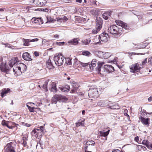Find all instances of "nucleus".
I'll list each match as a JSON object with an SVG mask.
<instances>
[{
    "label": "nucleus",
    "instance_id": "f257e3e1",
    "mask_svg": "<svg viewBox=\"0 0 152 152\" xmlns=\"http://www.w3.org/2000/svg\"><path fill=\"white\" fill-rule=\"evenodd\" d=\"M143 66L138 63L132 64L129 66L130 71L131 72L135 73L140 70Z\"/></svg>",
    "mask_w": 152,
    "mask_h": 152
},
{
    "label": "nucleus",
    "instance_id": "f03ea898",
    "mask_svg": "<svg viewBox=\"0 0 152 152\" xmlns=\"http://www.w3.org/2000/svg\"><path fill=\"white\" fill-rule=\"evenodd\" d=\"M121 28L115 25H111L108 29V31L112 34H118L121 33Z\"/></svg>",
    "mask_w": 152,
    "mask_h": 152
},
{
    "label": "nucleus",
    "instance_id": "7ed1b4c3",
    "mask_svg": "<svg viewBox=\"0 0 152 152\" xmlns=\"http://www.w3.org/2000/svg\"><path fill=\"white\" fill-rule=\"evenodd\" d=\"M64 58L61 55H58L55 56L54 57V60L55 63L57 66L61 65L64 63Z\"/></svg>",
    "mask_w": 152,
    "mask_h": 152
},
{
    "label": "nucleus",
    "instance_id": "20e7f679",
    "mask_svg": "<svg viewBox=\"0 0 152 152\" xmlns=\"http://www.w3.org/2000/svg\"><path fill=\"white\" fill-rule=\"evenodd\" d=\"M88 93L90 97L96 98L98 96V92L97 88H90L88 91Z\"/></svg>",
    "mask_w": 152,
    "mask_h": 152
},
{
    "label": "nucleus",
    "instance_id": "39448f33",
    "mask_svg": "<svg viewBox=\"0 0 152 152\" xmlns=\"http://www.w3.org/2000/svg\"><path fill=\"white\" fill-rule=\"evenodd\" d=\"M15 147L12 142L8 143L5 148V152H15Z\"/></svg>",
    "mask_w": 152,
    "mask_h": 152
},
{
    "label": "nucleus",
    "instance_id": "423d86ee",
    "mask_svg": "<svg viewBox=\"0 0 152 152\" xmlns=\"http://www.w3.org/2000/svg\"><path fill=\"white\" fill-rule=\"evenodd\" d=\"M12 69L13 72L16 76L20 75L22 73V71L20 70V69L19 68L18 63L13 66Z\"/></svg>",
    "mask_w": 152,
    "mask_h": 152
},
{
    "label": "nucleus",
    "instance_id": "0eeeda50",
    "mask_svg": "<svg viewBox=\"0 0 152 152\" xmlns=\"http://www.w3.org/2000/svg\"><path fill=\"white\" fill-rule=\"evenodd\" d=\"M109 36L107 34L104 32L99 35V41H101L104 42H106L107 41Z\"/></svg>",
    "mask_w": 152,
    "mask_h": 152
},
{
    "label": "nucleus",
    "instance_id": "6e6552de",
    "mask_svg": "<svg viewBox=\"0 0 152 152\" xmlns=\"http://www.w3.org/2000/svg\"><path fill=\"white\" fill-rule=\"evenodd\" d=\"M96 22V28L97 31H99L102 28V20L100 18H97Z\"/></svg>",
    "mask_w": 152,
    "mask_h": 152
},
{
    "label": "nucleus",
    "instance_id": "1a4fd4ad",
    "mask_svg": "<svg viewBox=\"0 0 152 152\" xmlns=\"http://www.w3.org/2000/svg\"><path fill=\"white\" fill-rule=\"evenodd\" d=\"M104 72L110 73L113 72L114 71V68L111 65H105L102 67Z\"/></svg>",
    "mask_w": 152,
    "mask_h": 152
},
{
    "label": "nucleus",
    "instance_id": "9d476101",
    "mask_svg": "<svg viewBox=\"0 0 152 152\" xmlns=\"http://www.w3.org/2000/svg\"><path fill=\"white\" fill-rule=\"evenodd\" d=\"M18 61V58L17 57H13L9 61V65L10 67H13V66L16 64L17 63H19Z\"/></svg>",
    "mask_w": 152,
    "mask_h": 152
},
{
    "label": "nucleus",
    "instance_id": "9b49d317",
    "mask_svg": "<svg viewBox=\"0 0 152 152\" xmlns=\"http://www.w3.org/2000/svg\"><path fill=\"white\" fill-rule=\"evenodd\" d=\"M2 72L7 73L9 71V68L7 66L6 64L2 63L0 66Z\"/></svg>",
    "mask_w": 152,
    "mask_h": 152
},
{
    "label": "nucleus",
    "instance_id": "f8f14e48",
    "mask_svg": "<svg viewBox=\"0 0 152 152\" xmlns=\"http://www.w3.org/2000/svg\"><path fill=\"white\" fill-rule=\"evenodd\" d=\"M37 135L38 136V138L39 137H40L44 132V126H41L37 129Z\"/></svg>",
    "mask_w": 152,
    "mask_h": 152
},
{
    "label": "nucleus",
    "instance_id": "ddd939ff",
    "mask_svg": "<svg viewBox=\"0 0 152 152\" xmlns=\"http://www.w3.org/2000/svg\"><path fill=\"white\" fill-rule=\"evenodd\" d=\"M110 102L107 101L100 100L97 103L98 106L102 107H105L108 105Z\"/></svg>",
    "mask_w": 152,
    "mask_h": 152
},
{
    "label": "nucleus",
    "instance_id": "4468645a",
    "mask_svg": "<svg viewBox=\"0 0 152 152\" xmlns=\"http://www.w3.org/2000/svg\"><path fill=\"white\" fill-rule=\"evenodd\" d=\"M22 57L25 60L30 61L32 60L30 54L28 52H25L23 54Z\"/></svg>",
    "mask_w": 152,
    "mask_h": 152
},
{
    "label": "nucleus",
    "instance_id": "2eb2a0df",
    "mask_svg": "<svg viewBox=\"0 0 152 152\" xmlns=\"http://www.w3.org/2000/svg\"><path fill=\"white\" fill-rule=\"evenodd\" d=\"M50 85L51 86V88H50V91L54 93H56L57 91L56 84L51 82Z\"/></svg>",
    "mask_w": 152,
    "mask_h": 152
},
{
    "label": "nucleus",
    "instance_id": "dca6fc26",
    "mask_svg": "<svg viewBox=\"0 0 152 152\" xmlns=\"http://www.w3.org/2000/svg\"><path fill=\"white\" fill-rule=\"evenodd\" d=\"M139 119H140L141 121L144 125L148 126L149 123L148 122L149 119L148 118H145L142 116H141L139 117Z\"/></svg>",
    "mask_w": 152,
    "mask_h": 152
},
{
    "label": "nucleus",
    "instance_id": "f3484780",
    "mask_svg": "<svg viewBox=\"0 0 152 152\" xmlns=\"http://www.w3.org/2000/svg\"><path fill=\"white\" fill-rule=\"evenodd\" d=\"M10 91V88H4L1 90V96L2 98L6 95Z\"/></svg>",
    "mask_w": 152,
    "mask_h": 152
},
{
    "label": "nucleus",
    "instance_id": "a211bd4d",
    "mask_svg": "<svg viewBox=\"0 0 152 152\" xmlns=\"http://www.w3.org/2000/svg\"><path fill=\"white\" fill-rule=\"evenodd\" d=\"M34 2L37 6H40L45 5L46 1V0H35Z\"/></svg>",
    "mask_w": 152,
    "mask_h": 152
},
{
    "label": "nucleus",
    "instance_id": "6ab92c4d",
    "mask_svg": "<svg viewBox=\"0 0 152 152\" xmlns=\"http://www.w3.org/2000/svg\"><path fill=\"white\" fill-rule=\"evenodd\" d=\"M18 65L20 70L22 71V72L25 71L26 70V66L23 63H18Z\"/></svg>",
    "mask_w": 152,
    "mask_h": 152
},
{
    "label": "nucleus",
    "instance_id": "aec40b11",
    "mask_svg": "<svg viewBox=\"0 0 152 152\" xmlns=\"http://www.w3.org/2000/svg\"><path fill=\"white\" fill-rule=\"evenodd\" d=\"M58 101L60 102H64L67 100L68 99L64 96L58 95Z\"/></svg>",
    "mask_w": 152,
    "mask_h": 152
},
{
    "label": "nucleus",
    "instance_id": "412c9836",
    "mask_svg": "<svg viewBox=\"0 0 152 152\" xmlns=\"http://www.w3.org/2000/svg\"><path fill=\"white\" fill-rule=\"evenodd\" d=\"M46 66L49 69H53L54 66H53L50 60L49 59L46 64Z\"/></svg>",
    "mask_w": 152,
    "mask_h": 152
},
{
    "label": "nucleus",
    "instance_id": "4be33fe9",
    "mask_svg": "<svg viewBox=\"0 0 152 152\" xmlns=\"http://www.w3.org/2000/svg\"><path fill=\"white\" fill-rule=\"evenodd\" d=\"M68 43L70 45H76L78 44V41L77 38H75L69 41Z\"/></svg>",
    "mask_w": 152,
    "mask_h": 152
},
{
    "label": "nucleus",
    "instance_id": "5701e85b",
    "mask_svg": "<svg viewBox=\"0 0 152 152\" xmlns=\"http://www.w3.org/2000/svg\"><path fill=\"white\" fill-rule=\"evenodd\" d=\"M96 61L95 59H93L91 64H89L90 69H93L96 65Z\"/></svg>",
    "mask_w": 152,
    "mask_h": 152
},
{
    "label": "nucleus",
    "instance_id": "b1692460",
    "mask_svg": "<svg viewBox=\"0 0 152 152\" xmlns=\"http://www.w3.org/2000/svg\"><path fill=\"white\" fill-rule=\"evenodd\" d=\"M58 101V95L55 94V95H54L51 100V103L56 104L57 102Z\"/></svg>",
    "mask_w": 152,
    "mask_h": 152
},
{
    "label": "nucleus",
    "instance_id": "393cba45",
    "mask_svg": "<svg viewBox=\"0 0 152 152\" xmlns=\"http://www.w3.org/2000/svg\"><path fill=\"white\" fill-rule=\"evenodd\" d=\"M23 45L26 46L30 45V42H31L30 40L28 39H25L24 38L23 39Z\"/></svg>",
    "mask_w": 152,
    "mask_h": 152
},
{
    "label": "nucleus",
    "instance_id": "a878e982",
    "mask_svg": "<svg viewBox=\"0 0 152 152\" xmlns=\"http://www.w3.org/2000/svg\"><path fill=\"white\" fill-rule=\"evenodd\" d=\"M110 132V130H108L106 132L104 131H100L99 132L100 135L101 136L106 137L109 134Z\"/></svg>",
    "mask_w": 152,
    "mask_h": 152
},
{
    "label": "nucleus",
    "instance_id": "bb28decb",
    "mask_svg": "<svg viewBox=\"0 0 152 152\" xmlns=\"http://www.w3.org/2000/svg\"><path fill=\"white\" fill-rule=\"evenodd\" d=\"M102 63H101L99 64V62L98 63V66L96 68V70L97 71L98 73H100L101 72V69H102Z\"/></svg>",
    "mask_w": 152,
    "mask_h": 152
},
{
    "label": "nucleus",
    "instance_id": "cd10ccee",
    "mask_svg": "<svg viewBox=\"0 0 152 152\" xmlns=\"http://www.w3.org/2000/svg\"><path fill=\"white\" fill-rule=\"evenodd\" d=\"M91 42V40L90 39H85L81 41L82 43L85 45H87L89 44Z\"/></svg>",
    "mask_w": 152,
    "mask_h": 152
},
{
    "label": "nucleus",
    "instance_id": "c85d7f7f",
    "mask_svg": "<svg viewBox=\"0 0 152 152\" xmlns=\"http://www.w3.org/2000/svg\"><path fill=\"white\" fill-rule=\"evenodd\" d=\"M82 54L83 56L88 57L90 56L91 55V54L87 50L83 51Z\"/></svg>",
    "mask_w": 152,
    "mask_h": 152
},
{
    "label": "nucleus",
    "instance_id": "c756f323",
    "mask_svg": "<svg viewBox=\"0 0 152 152\" xmlns=\"http://www.w3.org/2000/svg\"><path fill=\"white\" fill-rule=\"evenodd\" d=\"M37 129H34L32 132L31 133V134L32 136H34L36 137V138H38V136L37 135Z\"/></svg>",
    "mask_w": 152,
    "mask_h": 152
},
{
    "label": "nucleus",
    "instance_id": "7c9ffc66",
    "mask_svg": "<svg viewBox=\"0 0 152 152\" xmlns=\"http://www.w3.org/2000/svg\"><path fill=\"white\" fill-rule=\"evenodd\" d=\"M110 16V13L109 12L104 13L102 15L103 18L106 20H107Z\"/></svg>",
    "mask_w": 152,
    "mask_h": 152
},
{
    "label": "nucleus",
    "instance_id": "2f4dec72",
    "mask_svg": "<svg viewBox=\"0 0 152 152\" xmlns=\"http://www.w3.org/2000/svg\"><path fill=\"white\" fill-rule=\"evenodd\" d=\"M32 21L35 23H38L39 24H40V23L39 22V21L41 22V19L38 18H33L31 20Z\"/></svg>",
    "mask_w": 152,
    "mask_h": 152
},
{
    "label": "nucleus",
    "instance_id": "473e14b6",
    "mask_svg": "<svg viewBox=\"0 0 152 152\" xmlns=\"http://www.w3.org/2000/svg\"><path fill=\"white\" fill-rule=\"evenodd\" d=\"M66 87H62L60 88V90L64 92H67L69 91L70 87L69 86H66Z\"/></svg>",
    "mask_w": 152,
    "mask_h": 152
},
{
    "label": "nucleus",
    "instance_id": "72a5a7b5",
    "mask_svg": "<svg viewBox=\"0 0 152 152\" xmlns=\"http://www.w3.org/2000/svg\"><path fill=\"white\" fill-rule=\"evenodd\" d=\"M109 107L112 109H118L120 108L119 106L117 104H115L110 106Z\"/></svg>",
    "mask_w": 152,
    "mask_h": 152
},
{
    "label": "nucleus",
    "instance_id": "f704fd0d",
    "mask_svg": "<svg viewBox=\"0 0 152 152\" xmlns=\"http://www.w3.org/2000/svg\"><path fill=\"white\" fill-rule=\"evenodd\" d=\"M95 144L94 141L89 140L86 143V145H94Z\"/></svg>",
    "mask_w": 152,
    "mask_h": 152
},
{
    "label": "nucleus",
    "instance_id": "c9c22d12",
    "mask_svg": "<svg viewBox=\"0 0 152 152\" xmlns=\"http://www.w3.org/2000/svg\"><path fill=\"white\" fill-rule=\"evenodd\" d=\"M72 86L73 88L76 89L77 90L79 87V84L78 83L75 82H73L72 83Z\"/></svg>",
    "mask_w": 152,
    "mask_h": 152
},
{
    "label": "nucleus",
    "instance_id": "e433bc0d",
    "mask_svg": "<svg viewBox=\"0 0 152 152\" xmlns=\"http://www.w3.org/2000/svg\"><path fill=\"white\" fill-rule=\"evenodd\" d=\"M80 62H81L78 60L77 58H75L74 60L73 64L75 66L79 65L80 64Z\"/></svg>",
    "mask_w": 152,
    "mask_h": 152
},
{
    "label": "nucleus",
    "instance_id": "4c0bfd02",
    "mask_svg": "<svg viewBox=\"0 0 152 152\" xmlns=\"http://www.w3.org/2000/svg\"><path fill=\"white\" fill-rule=\"evenodd\" d=\"M65 60L66 61V63L67 65H70L71 64V58H65Z\"/></svg>",
    "mask_w": 152,
    "mask_h": 152
},
{
    "label": "nucleus",
    "instance_id": "58836bf2",
    "mask_svg": "<svg viewBox=\"0 0 152 152\" xmlns=\"http://www.w3.org/2000/svg\"><path fill=\"white\" fill-rule=\"evenodd\" d=\"M46 18L47 19V21L46 22V23H54L55 21H56L55 20L51 18L50 17H47Z\"/></svg>",
    "mask_w": 152,
    "mask_h": 152
},
{
    "label": "nucleus",
    "instance_id": "ea45409f",
    "mask_svg": "<svg viewBox=\"0 0 152 152\" xmlns=\"http://www.w3.org/2000/svg\"><path fill=\"white\" fill-rule=\"evenodd\" d=\"M26 106L27 107L29 110L31 112H34V109H35L34 107H31L30 106H29L28 105L26 104Z\"/></svg>",
    "mask_w": 152,
    "mask_h": 152
},
{
    "label": "nucleus",
    "instance_id": "a19ab883",
    "mask_svg": "<svg viewBox=\"0 0 152 152\" xmlns=\"http://www.w3.org/2000/svg\"><path fill=\"white\" fill-rule=\"evenodd\" d=\"M37 10L35 6H29V12H31L33 11H36Z\"/></svg>",
    "mask_w": 152,
    "mask_h": 152
},
{
    "label": "nucleus",
    "instance_id": "79ce46f5",
    "mask_svg": "<svg viewBox=\"0 0 152 152\" xmlns=\"http://www.w3.org/2000/svg\"><path fill=\"white\" fill-rule=\"evenodd\" d=\"M48 82L47 81H46L43 84V85L42 86L43 88L45 90V91H48V89L47 88V86L48 85Z\"/></svg>",
    "mask_w": 152,
    "mask_h": 152
},
{
    "label": "nucleus",
    "instance_id": "37998d69",
    "mask_svg": "<svg viewBox=\"0 0 152 152\" xmlns=\"http://www.w3.org/2000/svg\"><path fill=\"white\" fill-rule=\"evenodd\" d=\"M149 142H150L147 140H145L142 141V144L147 146Z\"/></svg>",
    "mask_w": 152,
    "mask_h": 152
},
{
    "label": "nucleus",
    "instance_id": "c03bdc74",
    "mask_svg": "<svg viewBox=\"0 0 152 152\" xmlns=\"http://www.w3.org/2000/svg\"><path fill=\"white\" fill-rule=\"evenodd\" d=\"M121 27L124 28L126 29H128L129 28V27L127 26V24L124 22H123V25H122Z\"/></svg>",
    "mask_w": 152,
    "mask_h": 152
},
{
    "label": "nucleus",
    "instance_id": "a18cd8bd",
    "mask_svg": "<svg viewBox=\"0 0 152 152\" xmlns=\"http://www.w3.org/2000/svg\"><path fill=\"white\" fill-rule=\"evenodd\" d=\"M56 19H57V21L58 22H60V23L64 22L61 16V17H60L57 18Z\"/></svg>",
    "mask_w": 152,
    "mask_h": 152
},
{
    "label": "nucleus",
    "instance_id": "49530a36",
    "mask_svg": "<svg viewBox=\"0 0 152 152\" xmlns=\"http://www.w3.org/2000/svg\"><path fill=\"white\" fill-rule=\"evenodd\" d=\"M89 63H83L81 62H80V65H81L82 66L85 67L89 65Z\"/></svg>",
    "mask_w": 152,
    "mask_h": 152
},
{
    "label": "nucleus",
    "instance_id": "de8ad7c7",
    "mask_svg": "<svg viewBox=\"0 0 152 152\" xmlns=\"http://www.w3.org/2000/svg\"><path fill=\"white\" fill-rule=\"evenodd\" d=\"M104 55L106 57H104L105 58L107 59L109 57L111 56V55H110V53L108 52H106L105 53Z\"/></svg>",
    "mask_w": 152,
    "mask_h": 152
},
{
    "label": "nucleus",
    "instance_id": "09e8293b",
    "mask_svg": "<svg viewBox=\"0 0 152 152\" xmlns=\"http://www.w3.org/2000/svg\"><path fill=\"white\" fill-rule=\"evenodd\" d=\"M116 23H117V24L118 25V26H120L121 27L122 25H123V22L121 21H117L116 22Z\"/></svg>",
    "mask_w": 152,
    "mask_h": 152
},
{
    "label": "nucleus",
    "instance_id": "8fccbe9b",
    "mask_svg": "<svg viewBox=\"0 0 152 152\" xmlns=\"http://www.w3.org/2000/svg\"><path fill=\"white\" fill-rule=\"evenodd\" d=\"M127 110H125L124 111V115L126 116L127 117V119L128 120L130 121V119L129 118V115H128L127 113L126 112H127Z\"/></svg>",
    "mask_w": 152,
    "mask_h": 152
},
{
    "label": "nucleus",
    "instance_id": "3c124183",
    "mask_svg": "<svg viewBox=\"0 0 152 152\" xmlns=\"http://www.w3.org/2000/svg\"><path fill=\"white\" fill-rule=\"evenodd\" d=\"M23 8L26 9V10H24L26 12H29V6H24L23 7Z\"/></svg>",
    "mask_w": 152,
    "mask_h": 152
},
{
    "label": "nucleus",
    "instance_id": "603ef678",
    "mask_svg": "<svg viewBox=\"0 0 152 152\" xmlns=\"http://www.w3.org/2000/svg\"><path fill=\"white\" fill-rule=\"evenodd\" d=\"M8 123V121H6L5 120H3L1 122L2 125L3 126H6L7 125V123Z\"/></svg>",
    "mask_w": 152,
    "mask_h": 152
},
{
    "label": "nucleus",
    "instance_id": "864d4df0",
    "mask_svg": "<svg viewBox=\"0 0 152 152\" xmlns=\"http://www.w3.org/2000/svg\"><path fill=\"white\" fill-rule=\"evenodd\" d=\"M65 44V42H57L56 44L58 45H64Z\"/></svg>",
    "mask_w": 152,
    "mask_h": 152
},
{
    "label": "nucleus",
    "instance_id": "5fc2aeb1",
    "mask_svg": "<svg viewBox=\"0 0 152 152\" xmlns=\"http://www.w3.org/2000/svg\"><path fill=\"white\" fill-rule=\"evenodd\" d=\"M148 62L150 64L152 65V56L148 58Z\"/></svg>",
    "mask_w": 152,
    "mask_h": 152
},
{
    "label": "nucleus",
    "instance_id": "6e6d98bb",
    "mask_svg": "<svg viewBox=\"0 0 152 152\" xmlns=\"http://www.w3.org/2000/svg\"><path fill=\"white\" fill-rule=\"evenodd\" d=\"M63 22L66 21L68 20V18L65 16H61Z\"/></svg>",
    "mask_w": 152,
    "mask_h": 152
},
{
    "label": "nucleus",
    "instance_id": "4d7b16f0",
    "mask_svg": "<svg viewBox=\"0 0 152 152\" xmlns=\"http://www.w3.org/2000/svg\"><path fill=\"white\" fill-rule=\"evenodd\" d=\"M147 62V58L145 59L144 61H143L142 62L141 65L143 66Z\"/></svg>",
    "mask_w": 152,
    "mask_h": 152
},
{
    "label": "nucleus",
    "instance_id": "13d9d810",
    "mask_svg": "<svg viewBox=\"0 0 152 152\" xmlns=\"http://www.w3.org/2000/svg\"><path fill=\"white\" fill-rule=\"evenodd\" d=\"M77 89H76L73 88V89H72L71 91H70V93H75L76 92L77 93Z\"/></svg>",
    "mask_w": 152,
    "mask_h": 152
},
{
    "label": "nucleus",
    "instance_id": "bf43d9fd",
    "mask_svg": "<svg viewBox=\"0 0 152 152\" xmlns=\"http://www.w3.org/2000/svg\"><path fill=\"white\" fill-rule=\"evenodd\" d=\"M146 147L149 149H151L152 148V144L149 142Z\"/></svg>",
    "mask_w": 152,
    "mask_h": 152
},
{
    "label": "nucleus",
    "instance_id": "052dcab7",
    "mask_svg": "<svg viewBox=\"0 0 152 152\" xmlns=\"http://www.w3.org/2000/svg\"><path fill=\"white\" fill-rule=\"evenodd\" d=\"M40 10H38L39 11H43L44 12H47L48 11V10L47 9H40Z\"/></svg>",
    "mask_w": 152,
    "mask_h": 152
},
{
    "label": "nucleus",
    "instance_id": "680f3d73",
    "mask_svg": "<svg viewBox=\"0 0 152 152\" xmlns=\"http://www.w3.org/2000/svg\"><path fill=\"white\" fill-rule=\"evenodd\" d=\"M98 31H97V29L95 28V29H93L92 31V32L93 34H96L98 32Z\"/></svg>",
    "mask_w": 152,
    "mask_h": 152
},
{
    "label": "nucleus",
    "instance_id": "e2e57ef3",
    "mask_svg": "<svg viewBox=\"0 0 152 152\" xmlns=\"http://www.w3.org/2000/svg\"><path fill=\"white\" fill-rule=\"evenodd\" d=\"M26 139V137H23V144L25 146H26L27 144V142L26 141L24 140Z\"/></svg>",
    "mask_w": 152,
    "mask_h": 152
},
{
    "label": "nucleus",
    "instance_id": "0e129e2a",
    "mask_svg": "<svg viewBox=\"0 0 152 152\" xmlns=\"http://www.w3.org/2000/svg\"><path fill=\"white\" fill-rule=\"evenodd\" d=\"M59 35L57 34H56L53 35V37L56 39H57L59 38Z\"/></svg>",
    "mask_w": 152,
    "mask_h": 152
},
{
    "label": "nucleus",
    "instance_id": "69168bd1",
    "mask_svg": "<svg viewBox=\"0 0 152 152\" xmlns=\"http://www.w3.org/2000/svg\"><path fill=\"white\" fill-rule=\"evenodd\" d=\"M39 40V39L37 38L31 40H30L31 42H34L37 41Z\"/></svg>",
    "mask_w": 152,
    "mask_h": 152
},
{
    "label": "nucleus",
    "instance_id": "338daca9",
    "mask_svg": "<svg viewBox=\"0 0 152 152\" xmlns=\"http://www.w3.org/2000/svg\"><path fill=\"white\" fill-rule=\"evenodd\" d=\"M143 148V146L141 145H138L137 146V148L138 149V150H140L142 148Z\"/></svg>",
    "mask_w": 152,
    "mask_h": 152
},
{
    "label": "nucleus",
    "instance_id": "774afa93",
    "mask_svg": "<svg viewBox=\"0 0 152 152\" xmlns=\"http://www.w3.org/2000/svg\"><path fill=\"white\" fill-rule=\"evenodd\" d=\"M88 147L87 146H86L85 147V152H92L91 151H87Z\"/></svg>",
    "mask_w": 152,
    "mask_h": 152
}]
</instances>
